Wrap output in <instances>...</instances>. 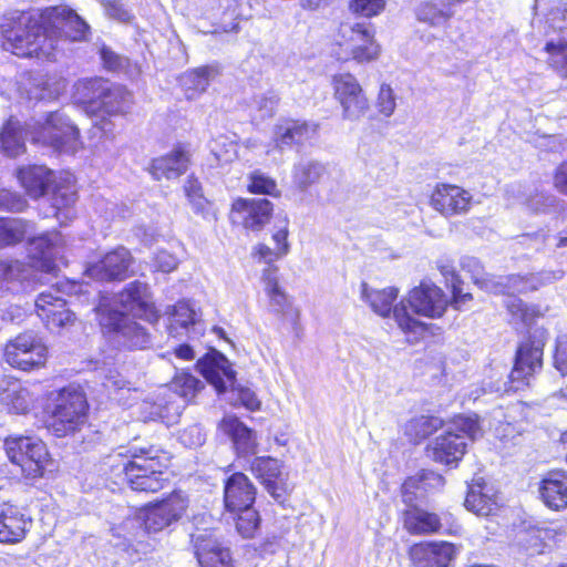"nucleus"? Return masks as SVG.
I'll return each instance as SVG.
<instances>
[{"mask_svg": "<svg viewBox=\"0 0 567 567\" xmlns=\"http://www.w3.org/2000/svg\"><path fill=\"white\" fill-rule=\"evenodd\" d=\"M2 48L20 58H49L59 39L83 41L90 25L70 7L14 11L4 18Z\"/></svg>", "mask_w": 567, "mask_h": 567, "instance_id": "obj_1", "label": "nucleus"}, {"mask_svg": "<svg viewBox=\"0 0 567 567\" xmlns=\"http://www.w3.org/2000/svg\"><path fill=\"white\" fill-rule=\"evenodd\" d=\"M79 135V128L63 110L48 111L43 121L24 125L10 117L0 133V151L9 157H16L24 152L25 140H30L58 152H74Z\"/></svg>", "mask_w": 567, "mask_h": 567, "instance_id": "obj_2", "label": "nucleus"}, {"mask_svg": "<svg viewBox=\"0 0 567 567\" xmlns=\"http://www.w3.org/2000/svg\"><path fill=\"white\" fill-rule=\"evenodd\" d=\"M548 338V331L536 328L522 341L516 350L514 364L507 381L483 384L484 392H495L501 395L519 392L530 385V381L543 367V350Z\"/></svg>", "mask_w": 567, "mask_h": 567, "instance_id": "obj_3", "label": "nucleus"}, {"mask_svg": "<svg viewBox=\"0 0 567 567\" xmlns=\"http://www.w3.org/2000/svg\"><path fill=\"white\" fill-rule=\"evenodd\" d=\"M133 460L123 464L124 478L133 491L158 492L164 487V470L169 466L171 453L157 445L132 447Z\"/></svg>", "mask_w": 567, "mask_h": 567, "instance_id": "obj_4", "label": "nucleus"}, {"mask_svg": "<svg viewBox=\"0 0 567 567\" xmlns=\"http://www.w3.org/2000/svg\"><path fill=\"white\" fill-rule=\"evenodd\" d=\"M87 409L85 393L79 386L71 384L51 393L48 403V430L56 437L75 433L85 424Z\"/></svg>", "mask_w": 567, "mask_h": 567, "instance_id": "obj_5", "label": "nucleus"}, {"mask_svg": "<svg viewBox=\"0 0 567 567\" xmlns=\"http://www.w3.org/2000/svg\"><path fill=\"white\" fill-rule=\"evenodd\" d=\"M75 90L78 100L92 114L125 113L132 102V95L124 86L112 84L102 78L79 81Z\"/></svg>", "mask_w": 567, "mask_h": 567, "instance_id": "obj_6", "label": "nucleus"}, {"mask_svg": "<svg viewBox=\"0 0 567 567\" xmlns=\"http://www.w3.org/2000/svg\"><path fill=\"white\" fill-rule=\"evenodd\" d=\"M480 436H482V429L476 414L457 415L445 433L427 446V453L437 463L457 464L465 454L466 439L475 441Z\"/></svg>", "mask_w": 567, "mask_h": 567, "instance_id": "obj_7", "label": "nucleus"}, {"mask_svg": "<svg viewBox=\"0 0 567 567\" xmlns=\"http://www.w3.org/2000/svg\"><path fill=\"white\" fill-rule=\"evenodd\" d=\"M103 333L110 343L118 349L142 350L152 344L146 329L124 312L101 303L95 308Z\"/></svg>", "mask_w": 567, "mask_h": 567, "instance_id": "obj_8", "label": "nucleus"}, {"mask_svg": "<svg viewBox=\"0 0 567 567\" xmlns=\"http://www.w3.org/2000/svg\"><path fill=\"white\" fill-rule=\"evenodd\" d=\"M196 367L205 380L214 386L218 394L229 389L237 391L240 403L250 411L260 409V401L249 388H236V371L227 357L217 350H210L197 360Z\"/></svg>", "mask_w": 567, "mask_h": 567, "instance_id": "obj_9", "label": "nucleus"}, {"mask_svg": "<svg viewBox=\"0 0 567 567\" xmlns=\"http://www.w3.org/2000/svg\"><path fill=\"white\" fill-rule=\"evenodd\" d=\"M18 178L27 193L34 198L49 194L50 203L56 210V215L70 208L78 199L74 186L55 184L54 172L43 165H30L18 169Z\"/></svg>", "mask_w": 567, "mask_h": 567, "instance_id": "obj_10", "label": "nucleus"}, {"mask_svg": "<svg viewBox=\"0 0 567 567\" xmlns=\"http://www.w3.org/2000/svg\"><path fill=\"white\" fill-rule=\"evenodd\" d=\"M189 505L186 494L175 491L167 497L146 506L142 519H126L124 527H142L147 534L158 533L176 524L185 515Z\"/></svg>", "mask_w": 567, "mask_h": 567, "instance_id": "obj_11", "label": "nucleus"}, {"mask_svg": "<svg viewBox=\"0 0 567 567\" xmlns=\"http://www.w3.org/2000/svg\"><path fill=\"white\" fill-rule=\"evenodd\" d=\"M3 446L9 460L21 467L27 478L44 476L49 452L40 439L23 435L8 436Z\"/></svg>", "mask_w": 567, "mask_h": 567, "instance_id": "obj_12", "label": "nucleus"}, {"mask_svg": "<svg viewBox=\"0 0 567 567\" xmlns=\"http://www.w3.org/2000/svg\"><path fill=\"white\" fill-rule=\"evenodd\" d=\"M545 17L548 37L545 50L549 53V64L561 76H567V3L559 1Z\"/></svg>", "mask_w": 567, "mask_h": 567, "instance_id": "obj_13", "label": "nucleus"}, {"mask_svg": "<svg viewBox=\"0 0 567 567\" xmlns=\"http://www.w3.org/2000/svg\"><path fill=\"white\" fill-rule=\"evenodd\" d=\"M398 297V289L389 287L381 290L370 289L368 284L361 286V298L367 301L371 309L381 317H389L393 312V317L398 326L404 332H416L424 330L425 323L413 318L408 310L405 301L402 300L393 307V301Z\"/></svg>", "mask_w": 567, "mask_h": 567, "instance_id": "obj_14", "label": "nucleus"}, {"mask_svg": "<svg viewBox=\"0 0 567 567\" xmlns=\"http://www.w3.org/2000/svg\"><path fill=\"white\" fill-rule=\"evenodd\" d=\"M340 34L348 44L351 59L357 63H370L380 56L381 48L375 40V30L372 23L342 24Z\"/></svg>", "mask_w": 567, "mask_h": 567, "instance_id": "obj_15", "label": "nucleus"}, {"mask_svg": "<svg viewBox=\"0 0 567 567\" xmlns=\"http://www.w3.org/2000/svg\"><path fill=\"white\" fill-rule=\"evenodd\" d=\"M334 97L342 107V118L359 121L369 111V101L358 82L350 73L336 74L332 79Z\"/></svg>", "mask_w": 567, "mask_h": 567, "instance_id": "obj_16", "label": "nucleus"}, {"mask_svg": "<svg viewBox=\"0 0 567 567\" xmlns=\"http://www.w3.org/2000/svg\"><path fill=\"white\" fill-rule=\"evenodd\" d=\"M565 272L560 269L551 271H540L537 274L495 277L491 280V285L486 282L487 291L492 293H502L506 296H515L516 293H526L537 290L539 287L560 280Z\"/></svg>", "mask_w": 567, "mask_h": 567, "instance_id": "obj_17", "label": "nucleus"}, {"mask_svg": "<svg viewBox=\"0 0 567 567\" xmlns=\"http://www.w3.org/2000/svg\"><path fill=\"white\" fill-rule=\"evenodd\" d=\"M250 471L274 501L284 505L288 498L289 486L281 462L271 456L255 457L250 464Z\"/></svg>", "mask_w": 567, "mask_h": 567, "instance_id": "obj_18", "label": "nucleus"}, {"mask_svg": "<svg viewBox=\"0 0 567 567\" xmlns=\"http://www.w3.org/2000/svg\"><path fill=\"white\" fill-rule=\"evenodd\" d=\"M133 257L125 247L106 252L99 261L89 264L85 274L101 281H121L127 278Z\"/></svg>", "mask_w": 567, "mask_h": 567, "instance_id": "obj_19", "label": "nucleus"}, {"mask_svg": "<svg viewBox=\"0 0 567 567\" xmlns=\"http://www.w3.org/2000/svg\"><path fill=\"white\" fill-rule=\"evenodd\" d=\"M272 203L267 198H238L233 203L230 218L252 231L260 230L270 219Z\"/></svg>", "mask_w": 567, "mask_h": 567, "instance_id": "obj_20", "label": "nucleus"}, {"mask_svg": "<svg viewBox=\"0 0 567 567\" xmlns=\"http://www.w3.org/2000/svg\"><path fill=\"white\" fill-rule=\"evenodd\" d=\"M56 292H61L60 289L55 292L43 291L39 293L34 302L38 317L51 331L65 328L75 319L74 313L66 308V300Z\"/></svg>", "mask_w": 567, "mask_h": 567, "instance_id": "obj_21", "label": "nucleus"}, {"mask_svg": "<svg viewBox=\"0 0 567 567\" xmlns=\"http://www.w3.org/2000/svg\"><path fill=\"white\" fill-rule=\"evenodd\" d=\"M403 300L408 309L411 308L415 315L427 318L443 316L447 306L444 292L435 285L426 282H421L420 286L414 287L408 299Z\"/></svg>", "mask_w": 567, "mask_h": 567, "instance_id": "obj_22", "label": "nucleus"}, {"mask_svg": "<svg viewBox=\"0 0 567 567\" xmlns=\"http://www.w3.org/2000/svg\"><path fill=\"white\" fill-rule=\"evenodd\" d=\"M200 567H234L230 549L213 537L208 530L190 535Z\"/></svg>", "mask_w": 567, "mask_h": 567, "instance_id": "obj_23", "label": "nucleus"}, {"mask_svg": "<svg viewBox=\"0 0 567 567\" xmlns=\"http://www.w3.org/2000/svg\"><path fill=\"white\" fill-rule=\"evenodd\" d=\"M456 553V547L449 542H422L410 548L414 567H449Z\"/></svg>", "mask_w": 567, "mask_h": 567, "instance_id": "obj_24", "label": "nucleus"}, {"mask_svg": "<svg viewBox=\"0 0 567 567\" xmlns=\"http://www.w3.org/2000/svg\"><path fill=\"white\" fill-rule=\"evenodd\" d=\"M318 131V124L311 121L295 118H280L274 128L275 147L285 150L295 145H303L313 138Z\"/></svg>", "mask_w": 567, "mask_h": 567, "instance_id": "obj_25", "label": "nucleus"}, {"mask_svg": "<svg viewBox=\"0 0 567 567\" xmlns=\"http://www.w3.org/2000/svg\"><path fill=\"white\" fill-rule=\"evenodd\" d=\"M118 303L134 317L147 321L156 319L153 302L151 301L150 287L140 280L127 284L117 296Z\"/></svg>", "mask_w": 567, "mask_h": 567, "instance_id": "obj_26", "label": "nucleus"}, {"mask_svg": "<svg viewBox=\"0 0 567 567\" xmlns=\"http://www.w3.org/2000/svg\"><path fill=\"white\" fill-rule=\"evenodd\" d=\"M256 493V487L244 473H233L224 484V504L227 513L254 505Z\"/></svg>", "mask_w": 567, "mask_h": 567, "instance_id": "obj_27", "label": "nucleus"}, {"mask_svg": "<svg viewBox=\"0 0 567 567\" xmlns=\"http://www.w3.org/2000/svg\"><path fill=\"white\" fill-rule=\"evenodd\" d=\"M31 525V518L20 507L12 504L0 506V543H20Z\"/></svg>", "mask_w": 567, "mask_h": 567, "instance_id": "obj_28", "label": "nucleus"}, {"mask_svg": "<svg viewBox=\"0 0 567 567\" xmlns=\"http://www.w3.org/2000/svg\"><path fill=\"white\" fill-rule=\"evenodd\" d=\"M168 313L167 332L171 337H177L185 332L188 338L194 339L202 333V322L189 301H178Z\"/></svg>", "mask_w": 567, "mask_h": 567, "instance_id": "obj_29", "label": "nucleus"}, {"mask_svg": "<svg viewBox=\"0 0 567 567\" xmlns=\"http://www.w3.org/2000/svg\"><path fill=\"white\" fill-rule=\"evenodd\" d=\"M471 200L470 194L456 185H437L431 196V205L444 216L465 212Z\"/></svg>", "mask_w": 567, "mask_h": 567, "instance_id": "obj_30", "label": "nucleus"}, {"mask_svg": "<svg viewBox=\"0 0 567 567\" xmlns=\"http://www.w3.org/2000/svg\"><path fill=\"white\" fill-rule=\"evenodd\" d=\"M219 426L230 439L235 452L239 457H248L256 454V434L244 422L235 416H228L221 420Z\"/></svg>", "mask_w": 567, "mask_h": 567, "instance_id": "obj_31", "label": "nucleus"}, {"mask_svg": "<svg viewBox=\"0 0 567 567\" xmlns=\"http://www.w3.org/2000/svg\"><path fill=\"white\" fill-rule=\"evenodd\" d=\"M539 493L547 507L554 511L567 507V472L550 471L542 480Z\"/></svg>", "mask_w": 567, "mask_h": 567, "instance_id": "obj_32", "label": "nucleus"}, {"mask_svg": "<svg viewBox=\"0 0 567 567\" xmlns=\"http://www.w3.org/2000/svg\"><path fill=\"white\" fill-rule=\"evenodd\" d=\"M188 164L189 156L187 152L177 147L164 156L154 158L150 172L156 181L162 178L176 179L187 171Z\"/></svg>", "mask_w": 567, "mask_h": 567, "instance_id": "obj_33", "label": "nucleus"}, {"mask_svg": "<svg viewBox=\"0 0 567 567\" xmlns=\"http://www.w3.org/2000/svg\"><path fill=\"white\" fill-rule=\"evenodd\" d=\"M491 492L492 489L483 478L473 480L467 486V494L464 501L465 508L477 516H488L496 506Z\"/></svg>", "mask_w": 567, "mask_h": 567, "instance_id": "obj_34", "label": "nucleus"}, {"mask_svg": "<svg viewBox=\"0 0 567 567\" xmlns=\"http://www.w3.org/2000/svg\"><path fill=\"white\" fill-rule=\"evenodd\" d=\"M218 74V68L215 65H204L188 70L179 78V83L188 100H194L200 93L205 92L210 81Z\"/></svg>", "mask_w": 567, "mask_h": 567, "instance_id": "obj_35", "label": "nucleus"}, {"mask_svg": "<svg viewBox=\"0 0 567 567\" xmlns=\"http://www.w3.org/2000/svg\"><path fill=\"white\" fill-rule=\"evenodd\" d=\"M0 401L17 414L27 413L32 403L29 391L18 380L0 381Z\"/></svg>", "mask_w": 567, "mask_h": 567, "instance_id": "obj_36", "label": "nucleus"}, {"mask_svg": "<svg viewBox=\"0 0 567 567\" xmlns=\"http://www.w3.org/2000/svg\"><path fill=\"white\" fill-rule=\"evenodd\" d=\"M453 16V9L435 0L421 2L415 9L417 21L434 28L445 27Z\"/></svg>", "mask_w": 567, "mask_h": 567, "instance_id": "obj_37", "label": "nucleus"}, {"mask_svg": "<svg viewBox=\"0 0 567 567\" xmlns=\"http://www.w3.org/2000/svg\"><path fill=\"white\" fill-rule=\"evenodd\" d=\"M327 173V166L317 161H301L293 166L295 185L302 192L319 183Z\"/></svg>", "mask_w": 567, "mask_h": 567, "instance_id": "obj_38", "label": "nucleus"}, {"mask_svg": "<svg viewBox=\"0 0 567 567\" xmlns=\"http://www.w3.org/2000/svg\"><path fill=\"white\" fill-rule=\"evenodd\" d=\"M404 524L411 534H431L442 528L441 518L420 508H413L405 513Z\"/></svg>", "mask_w": 567, "mask_h": 567, "instance_id": "obj_39", "label": "nucleus"}, {"mask_svg": "<svg viewBox=\"0 0 567 567\" xmlns=\"http://www.w3.org/2000/svg\"><path fill=\"white\" fill-rule=\"evenodd\" d=\"M443 426V421L434 415H420L405 424V435L417 444Z\"/></svg>", "mask_w": 567, "mask_h": 567, "instance_id": "obj_40", "label": "nucleus"}, {"mask_svg": "<svg viewBox=\"0 0 567 567\" xmlns=\"http://www.w3.org/2000/svg\"><path fill=\"white\" fill-rule=\"evenodd\" d=\"M30 228V223L20 218L0 217V248L22 241Z\"/></svg>", "mask_w": 567, "mask_h": 567, "instance_id": "obj_41", "label": "nucleus"}, {"mask_svg": "<svg viewBox=\"0 0 567 567\" xmlns=\"http://www.w3.org/2000/svg\"><path fill=\"white\" fill-rule=\"evenodd\" d=\"M228 513L235 522L237 532L244 538H252L259 530L261 518L259 512L254 507V505L245 507V509Z\"/></svg>", "mask_w": 567, "mask_h": 567, "instance_id": "obj_42", "label": "nucleus"}, {"mask_svg": "<svg viewBox=\"0 0 567 567\" xmlns=\"http://www.w3.org/2000/svg\"><path fill=\"white\" fill-rule=\"evenodd\" d=\"M61 243L62 236L59 231H45L29 240V250L34 258L48 261Z\"/></svg>", "mask_w": 567, "mask_h": 567, "instance_id": "obj_43", "label": "nucleus"}, {"mask_svg": "<svg viewBox=\"0 0 567 567\" xmlns=\"http://www.w3.org/2000/svg\"><path fill=\"white\" fill-rule=\"evenodd\" d=\"M265 280V290L269 298V308L274 313L286 315L291 303L288 299V296L280 288L276 277L270 274L264 275Z\"/></svg>", "mask_w": 567, "mask_h": 567, "instance_id": "obj_44", "label": "nucleus"}, {"mask_svg": "<svg viewBox=\"0 0 567 567\" xmlns=\"http://www.w3.org/2000/svg\"><path fill=\"white\" fill-rule=\"evenodd\" d=\"M279 96L274 91L255 95L250 104L254 120L265 121L275 115L279 104Z\"/></svg>", "mask_w": 567, "mask_h": 567, "instance_id": "obj_45", "label": "nucleus"}, {"mask_svg": "<svg viewBox=\"0 0 567 567\" xmlns=\"http://www.w3.org/2000/svg\"><path fill=\"white\" fill-rule=\"evenodd\" d=\"M48 349L44 344H35V347L20 354L19 357H10L7 362L17 369L22 371H30L44 364L47 360Z\"/></svg>", "mask_w": 567, "mask_h": 567, "instance_id": "obj_46", "label": "nucleus"}, {"mask_svg": "<svg viewBox=\"0 0 567 567\" xmlns=\"http://www.w3.org/2000/svg\"><path fill=\"white\" fill-rule=\"evenodd\" d=\"M172 386L174 392L183 398L185 403H188L204 388V384L190 373H181L174 378Z\"/></svg>", "mask_w": 567, "mask_h": 567, "instance_id": "obj_47", "label": "nucleus"}, {"mask_svg": "<svg viewBox=\"0 0 567 567\" xmlns=\"http://www.w3.org/2000/svg\"><path fill=\"white\" fill-rule=\"evenodd\" d=\"M35 344H43L41 338L33 331H27L17 336L11 340L4 349L6 361L10 360V357H19L25 352L32 350Z\"/></svg>", "mask_w": 567, "mask_h": 567, "instance_id": "obj_48", "label": "nucleus"}, {"mask_svg": "<svg viewBox=\"0 0 567 567\" xmlns=\"http://www.w3.org/2000/svg\"><path fill=\"white\" fill-rule=\"evenodd\" d=\"M439 269L442 274V276L445 278L446 285L451 287L452 291V299L453 302L456 305V307L460 303H463L467 300L472 299L471 293H464L462 290V280L460 279V276L455 271V268L453 265L449 262H440Z\"/></svg>", "mask_w": 567, "mask_h": 567, "instance_id": "obj_49", "label": "nucleus"}, {"mask_svg": "<svg viewBox=\"0 0 567 567\" xmlns=\"http://www.w3.org/2000/svg\"><path fill=\"white\" fill-rule=\"evenodd\" d=\"M248 190L252 194H264L274 197L280 195L276 181L260 171H254L249 174Z\"/></svg>", "mask_w": 567, "mask_h": 567, "instance_id": "obj_50", "label": "nucleus"}, {"mask_svg": "<svg viewBox=\"0 0 567 567\" xmlns=\"http://www.w3.org/2000/svg\"><path fill=\"white\" fill-rule=\"evenodd\" d=\"M505 306L513 320L520 322L524 326L530 324L536 316L535 309L528 307L522 299L517 298L516 296H507Z\"/></svg>", "mask_w": 567, "mask_h": 567, "instance_id": "obj_51", "label": "nucleus"}, {"mask_svg": "<svg viewBox=\"0 0 567 567\" xmlns=\"http://www.w3.org/2000/svg\"><path fill=\"white\" fill-rule=\"evenodd\" d=\"M348 9L357 17L370 19L384 11L385 0H350Z\"/></svg>", "mask_w": 567, "mask_h": 567, "instance_id": "obj_52", "label": "nucleus"}, {"mask_svg": "<svg viewBox=\"0 0 567 567\" xmlns=\"http://www.w3.org/2000/svg\"><path fill=\"white\" fill-rule=\"evenodd\" d=\"M461 266L463 270L471 272L472 279L475 285L480 288L485 289L487 291L486 282L492 284L491 280L494 279V276L487 275L484 272V269L480 262V260L475 257H464L461 260Z\"/></svg>", "mask_w": 567, "mask_h": 567, "instance_id": "obj_53", "label": "nucleus"}, {"mask_svg": "<svg viewBox=\"0 0 567 567\" xmlns=\"http://www.w3.org/2000/svg\"><path fill=\"white\" fill-rule=\"evenodd\" d=\"M558 203L559 199L555 195L545 192H537L530 195L526 202L528 208L534 213H549L555 210Z\"/></svg>", "mask_w": 567, "mask_h": 567, "instance_id": "obj_54", "label": "nucleus"}, {"mask_svg": "<svg viewBox=\"0 0 567 567\" xmlns=\"http://www.w3.org/2000/svg\"><path fill=\"white\" fill-rule=\"evenodd\" d=\"M184 190L196 213H204L207 200L204 197L202 184L194 176H189L184 185Z\"/></svg>", "mask_w": 567, "mask_h": 567, "instance_id": "obj_55", "label": "nucleus"}, {"mask_svg": "<svg viewBox=\"0 0 567 567\" xmlns=\"http://www.w3.org/2000/svg\"><path fill=\"white\" fill-rule=\"evenodd\" d=\"M27 269L18 260H0V280L16 282L25 278Z\"/></svg>", "mask_w": 567, "mask_h": 567, "instance_id": "obj_56", "label": "nucleus"}, {"mask_svg": "<svg viewBox=\"0 0 567 567\" xmlns=\"http://www.w3.org/2000/svg\"><path fill=\"white\" fill-rule=\"evenodd\" d=\"M179 442L189 449L202 446L206 441V434L199 424H193L179 433Z\"/></svg>", "mask_w": 567, "mask_h": 567, "instance_id": "obj_57", "label": "nucleus"}, {"mask_svg": "<svg viewBox=\"0 0 567 567\" xmlns=\"http://www.w3.org/2000/svg\"><path fill=\"white\" fill-rule=\"evenodd\" d=\"M104 9L109 18L122 23H128L134 19L131 10L121 0H105Z\"/></svg>", "mask_w": 567, "mask_h": 567, "instance_id": "obj_58", "label": "nucleus"}, {"mask_svg": "<svg viewBox=\"0 0 567 567\" xmlns=\"http://www.w3.org/2000/svg\"><path fill=\"white\" fill-rule=\"evenodd\" d=\"M395 95L393 90L388 84H382L377 99V107L379 112L389 117L395 110Z\"/></svg>", "mask_w": 567, "mask_h": 567, "instance_id": "obj_59", "label": "nucleus"}, {"mask_svg": "<svg viewBox=\"0 0 567 567\" xmlns=\"http://www.w3.org/2000/svg\"><path fill=\"white\" fill-rule=\"evenodd\" d=\"M100 58L105 69L110 71H118L123 69L127 60L126 58L115 53L110 47L102 44L99 48Z\"/></svg>", "mask_w": 567, "mask_h": 567, "instance_id": "obj_60", "label": "nucleus"}, {"mask_svg": "<svg viewBox=\"0 0 567 567\" xmlns=\"http://www.w3.org/2000/svg\"><path fill=\"white\" fill-rule=\"evenodd\" d=\"M554 365L561 375H567V334H560L556 339Z\"/></svg>", "mask_w": 567, "mask_h": 567, "instance_id": "obj_61", "label": "nucleus"}, {"mask_svg": "<svg viewBox=\"0 0 567 567\" xmlns=\"http://www.w3.org/2000/svg\"><path fill=\"white\" fill-rule=\"evenodd\" d=\"M184 405L177 404L172 401H167L165 405H157V412L155 414L165 423H174L181 416Z\"/></svg>", "mask_w": 567, "mask_h": 567, "instance_id": "obj_62", "label": "nucleus"}, {"mask_svg": "<svg viewBox=\"0 0 567 567\" xmlns=\"http://www.w3.org/2000/svg\"><path fill=\"white\" fill-rule=\"evenodd\" d=\"M554 186L563 195L567 196V161L561 162L554 173Z\"/></svg>", "mask_w": 567, "mask_h": 567, "instance_id": "obj_63", "label": "nucleus"}, {"mask_svg": "<svg viewBox=\"0 0 567 567\" xmlns=\"http://www.w3.org/2000/svg\"><path fill=\"white\" fill-rule=\"evenodd\" d=\"M0 205L11 212H21L25 207V202L19 195L6 193L0 196Z\"/></svg>", "mask_w": 567, "mask_h": 567, "instance_id": "obj_64", "label": "nucleus"}]
</instances>
